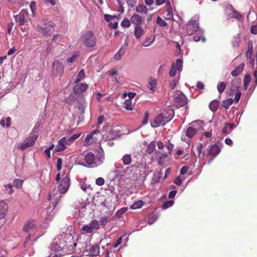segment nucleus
<instances>
[{
  "instance_id": "nucleus-38",
  "label": "nucleus",
  "mask_w": 257,
  "mask_h": 257,
  "mask_svg": "<svg viewBox=\"0 0 257 257\" xmlns=\"http://www.w3.org/2000/svg\"><path fill=\"white\" fill-rule=\"evenodd\" d=\"M137 166L135 165L131 166L126 168L124 172V174L126 175H133L135 173L134 168H137Z\"/></svg>"
},
{
  "instance_id": "nucleus-20",
  "label": "nucleus",
  "mask_w": 257,
  "mask_h": 257,
  "mask_svg": "<svg viewBox=\"0 0 257 257\" xmlns=\"http://www.w3.org/2000/svg\"><path fill=\"white\" fill-rule=\"evenodd\" d=\"M36 227L34 220H29L27 221L23 227V230L26 232H29L30 230L35 228Z\"/></svg>"
},
{
  "instance_id": "nucleus-64",
  "label": "nucleus",
  "mask_w": 257,
  "mask_h": 257,
  "mask_svg": "<svg viewBox=\"0 0 257 257\" xmlns=\"http://www.w3.org/2000/svg\"><path fill=\"white\" fill-rule=\"evenodd\" d=\"M250 31L252 34H257V26H252L251 27Z\"/></svg>"
},
{
  "instance_id": "nucleus-50",
  "label": "nucleus",
  "mask_w": 257,
  "mask_h": 257,
  "mask_svg": "<svg viewBox=\"0 0 257 257\" xmlns=\"http://www.w3.org/2000/svg\"><path fill=\"white\" fill-rule=\"evenodd\" d=\"M63 163V160L61 158H58L57 161V171H60L62 169V165Z\"/></svg>"
},
{
  "instance_id": "nucleus-28",
  "label": "nucleus",
  "mask_w": 257,
  "mask_h": 257,
  "mask_svg": "<svg viewBox=\"0 0 257 257\" xmlns=\"http://www.w3.org/2000/svg\"><path fill=\"white\" fill-rule=\"evenodd\" d=\"M220 101L217 99L212 100L209 104V108L213 112H216L218 109Z\"/></svg>"
},
{
  "instance_id": "nucleus-12",
  "label": "nucleus",
  "mask_w": 257,
  "mask_h": 257,
  "mask_svg": "<svg viewBox=\"0 0 257 257\" xmlns=\"http://www.w3.org/2000/svg\"><path fill=\"white\" fill-rule=\"evenodd\" d=\"M168 122L165 118V116L163 115L161 113L158 114L155 118L153 123L151 124V126L153 128L157 127L160 125H164L166 123Z\"/></svg>"
},
{
  "instance_id": "nucleus-2",
  "label": "nucleus",
  "mask_w": 257,
  "mask_h": 257,
  "mask_svg": "<svg viewBox=\"0 0 257 257\" xmlns=\"http://www.w3.org/2000/svg\"><path fill=\"white\" fill-rule=\"evenodd\" d=\"M172 101L174 105L178 108L185 106L187 103L186 97L181 92L174 95Z\"/></svg>"
},
{
  "instance_id": "nucleus-15",
  "label": "nucleus",
  "mask_w": 257,
  "mask_h": 257,
  "mask_svg": "<svg viewBox=\"0 0 257 257\" xmlns=\"http://www.w3.org/2000/svg\"><path fill=\"white\" fill-rule=\"evenodd\" d=\"M65 145H70V144L68 143V141L66 137H63L61 139L59 142L58 144L56 146V152H61L66 149Z\"/></svg>"
},
{
  "instance_id": "nucleus-27",
  "label": "nucleus",
  "mask_w": 257,
  "mask_h": 257,
  "mask_svg": "<svg viewBox=\"0 0 257 257\" xmlns=\"http://www.w3.org/2000/svg\"><path fill=\"white\" fill-rule=\"evenodd\" d=\"M244 63H241L239 66L236 67L233 70L231 71V75L233 77L238 76L240 73L242 72L244 69Z\"/></svg>"
},
{
  "instance_id": "nucleus-18",
  "label": "nucleus",
  "mask_w": 257,
  "mask_h": 257,
  "mask_svg": "<svg viewBox=\"0 0 257 257\" xmlns=\"http://www.w3.org/2000/svg\"><path fill=\"white\" fill-rule=\"evenodd\" d=\"M208 150V156H211L213 158L216 156L221 151V149L215 144L211 145Z\"/></svg>"
},
{
  "instance_id": "nucleus-4",
  "label": "nucleus",
  "mask_w": 257,
  "mask_h": 257,
  "mask_svg": "<svg viewBox=\"0 0 257 257\" xmlns=\"http://www.w3.org/2000/svg\"><path fill=\"white\" fill-rule=\"evenodd\" d=\"M100 228L99 222L96 220H92L89 224L84 225L81 229L83 233H92L94 230H98Z\"/></svg>"
},
{
  "instance_id": "nucleus-11",
  "label": "nucleus",
  "mask_w": 257,
  "mask_h": 257,
  "mask_svg": "<svg viewBox=\"0 0 257 257\" xmlns=\"http://www.w3.org/2000/svg\"><path fill=\"white\" fill-rule=\"evenodd\" d=\"M168 122L165 118V116L163 115L161 113L158 114L155 118L153 123L151 124V126L153 128L157 127L160 125H164L166 123Z\"/></svg>"
},
{
  "instance_id": "nucleus-58",
  "label": "nucleus",
  "mask_w": 257,
  "mask_h": 257,
  "mask_svg": "<svg viewBox=\"0 0 257 257\" xmlns=\"http://www.w3.org/2000/svg\"><path fill=\"white\" fill-rule=\"evenodd\" d=\"M174 183L178 186H180L182 184V180L179 177H177L174 181Z\"/></svg>"
},
{
  "instance_id": "nucleus-53",
  "label": "nucleus",
  "mask_w": 257,
  "mask_h": 257,
  "mask_svg": "<svg viewBox=\"0 0 257 257\" xmlns=\"http://www.w3.org/2000/svg\"><path fill=\"white\" fill-rule=\"evenodd\" d=\"M203 39V40H204V39L202 38V36L201 35H199L198 33L196 34L193 36V39L194 41L195 42H199L201 39Z\"/></svg>"
},
{
  "instance_id": "nucleus-16",
  "label": "nucleus",
  "mask_w": 257,
  "mask_h": 257,
  "mask_svg": "<svg viewBox=\"0 0 257 257\" xmlns=\"http://www.w3.org/2000/svg\"><path fill=\"white\" fill-rule=\"evenodd\" d=\"M9 206L8 203H7L4 200H2L0 201V220L2 219H4L8 211Z\"/></svg>"
},
{
  "instance_id": "nucleus-60",
  "label": "nucleus",
  "mask_w": 257,
  "mask_h": 257,
  "mask_svg": "<svg viewBox=\"0 0 257 257\" xmlns=\"http://www.w3.org/2000/svg\"><path fill=\"white\" fill-rule=\"evenodd\" d=\"M188 170V167H187L186 166H183L181 169L180 174L184 175L187 172Z\"/></svg>"
},
{
  "instance_id": "nucleus-3",
  "label": "nucleus",
  "mask_w": 257,
  "mask_h": 257,
  "mask_svg": "<svg viewBox=\"0 0 257 257\" xmlns=\"http://www.w3.org/2000/svg\"><path fill=\"white\" fill-rule=\"evenodd\" d=\"M37 138V136L36 135L29 137L24 142L19 143L18 145V149L24 150L27 148L34 146Z\"/></svg>"
},
{
  "instance_id": "nucleus-57",
  "label": "nucleus",
  "mask_w": 257,
  "mask_h": 257,
  "mask_svg": "<svg viewBox=\"0 0 257 257\" xmlns=\"http://www.w3.org/2000/svg\"><path fill=\"white\" fill-rule=\"evenodd\" d=\"M236 92L237 93H236V94L235 95L234 100L236 103H237L240 98L241 93L239 92V91L238 92Z\"/></svg>"
},
{
  "instance_id": "nucleus-9",
  "label": "nucleus",
  "mask_w": 257,
  "mask_h": 257,
  "mask_svg": "<svg viewBox=\"0 0 257 257\" xmlns=\"http://www.w3.org/2000/svg\"><path fill=\"white\" fill-rule=\"evenodd\" d=\"M199 29V24L196 20L191 19L187 25L186 33L189 35H192Z\"/></svg>"
},
{
  "instance_id": "nucleus-41",
  "label": "nucleus",
  "mask_w": 257,
  "mask_h": 257,
  "mask_svg": "<svg viewBox=\"0 0 257 257\" xmlns=\"http://www.w3.org/2000/svg\"><path fill=\"white\" fill-rule=\"evenodd\" d=\"M251 77L249 74H246L245 75L244 80H243V85L244 89L246 90L249 85V83L250 82Z\"/></svg>"
},
{
  "instance_id": "nucleus-32",
  "label": "nucleus",
  "mask_w": 257,
  "mask_h": 257,
  "mask_svg": "<svg viewBox=\"0 0 257 257\" xmlns=\"http://www.w3.org/2000/svg\"><path fill=\"white\" fill-rule=\"evenodd\" d=\"M156 148V143L155 141H152L150 143V144L148 145L146 152L149 154H152L155 150Z\"/></svg>"
},
{
  "instance_id": "nucleus-24",
  "label": "nucleus",
  "mask_w": 257,
  "mask_h": 257,
  "mask_svg": "<svg viewBox=\"0 0 257 257\" xmlns=\"http://www.w3.org/2000/svg\"><path fill=\"white\" fill-rule=\"evenodd\" d=\"M144 34V30L141 26H135L134 35L136 39H139Z\"/></svg>"
},
{
  "instance_id": "nucleus-59",
  "label": "nucleus",
  "mask_w": 257,
  "mask_h": 257,
  "mask_svg": "<svg viewBox=\"0 0 257 257\" xmlns=\"http://www.w3.org/2000/svg\"><path fill=\"white\" fill-rule=\"evenodd\" d=\"M149 116V112L148 111H146L145 113L144 119L143 120V121L142 122L144 124L147 123Z\"/></svg>"
},
{
  "instance_id": "nucleus-31",
  "label": "nucleus",
  "mask_w": 257,
  "mask_h": 257,
  "mask_svg": "<svg viewBox=\"0 0 257 257\" xmlns=\"http://www.w3.org/2000/svg\"><path fill=\"white\" fill-rule=\"evenodd\" d=\"M121 160L123 162V164L124 165H130L132 161V158L131 155L130 154L124 155L121 158Z\"/></svg>"
},
{
  "instance_id": "nucleus-61",
  "label": "nucleus",
  "mask_w": 257,
  "mask_h": 257,
  "mask_svg": "<svg viewBox=\"0 0 257 257\" xmlns=\"http://www.w3.org/2000/svg\"><path fill=\"white\" fill-rule=\"evenodd\" d=\"M177 83V81L175 79H174L172 81V82L170 83V87L172 89H174Z\"/></svg>"
},
{
  "instance_id": "nucleus-23",
  "label": "nucleus",
  "mask_w": 257,
  "mask_h": 257,
  "mask_svg": "<svg viewBox=\"0 0 257 257\" xmlns=\"http://www.w3.org/2000/svg\"><path fill=\"white\" fill-rule=\"evenodd\" d=\"M131 21L133 24L135 26H141L142 23V18L139 15H134L131 19Z\"/></svg>"
},
{
  "instance_id": "nucleus-14",
  "label": "nucleus",
  "mask_w": 257,
  "mask_h": 257,
  "mask_svg": "<svg viewBox=\"0 0 257 257\" xmlns=\"http://www.w3.org/2000/svg\"><path fill=\"white\" fill-rule=\"evenodd\" d=\"M88 88V85L86 83H76L73 87V91L77 94H81L84 93Z\"/></svg>"
},
{
  "instance_id": "nucleus-26",
  "label": "nucleus",
  "mask_w": 257,
  "mask_h": 257,
  "mask_svg": "<svg viewBox=\"0 0 257 257\" xmlns=\"http://www.w3.org/2000/svg\"><path fill=\"white\" fill-rule=\"evenodd\" d=\"M167 5H169V8H167L166 11V14L165 16V18L167 20H171L173 19V15L172 12V9L170 7V2L169 1H167Z\"/></svg>"
},
{
  "instance_id": "nucleus-51",
  "label": "nucleus",
  "mask_w": 257,
  "mask_h": 257,
  "mask_svg": "<svg viewBox=\"0 0 257 257\" xmlns=\"http://www.w3.org/2000/svg\"><path fill=\"white\" fill-rule=\"evenodd\" d=\"M178 70L176 68H175L174 65L173 64L170 71H169V75L173 77L176 74V71Z\"/></svg>"
},
{
  "instance_id": "nucleus-40",
  "label": "nucleus",
  "mask_w": 257,
  "mask_h": 257,
  "mask_svg": "<svg viewBox=\"0 0 257 257\" xmlns=\"http://www.w3.org/2000/svg\"><path fill=\"white\" fill-rule=\"evenodd\" d=\"M124 108L128 110L133 109L132 100L131 99H126L124 102Z\"/></svg>"
},
{
  "instance_id": "nucleus-7",
  "label": "nucleus",
  "mask_w": 257,
  "mask_h": 257,
  "mask_svg": "<svg viewBox=\"0 0 257 257\" xmlns=\"http://www.w3.org/2000/svg\"><path fill=\"white\" fill-rule=\"evenodd\" d=\"M95 160L96 158L94 154L92 153H87L84 156V160L86 163L87 164V166L86 165H83L82 164H80L85 167L87 166L91 168L95 167L98 165L97 161Z\"/></svg>"
},
{
  "instance_id": "nucleus-35",
  "label": "nucleus",
  "mask_w": 257,
  "mask_h": 257,
  "mask_svg": "<svg viewBox=\"0 0 257 257\" xmlns=\"http://www.w3.org/2000/svg\"><path fill=\"white\" fill-rule=\"evenodd\" d=\"M85 76V71L83 69H81L77 75V78L75 81V83H79L81 80L84 78Z\"/></svg>"
},
{
  "instance_id": "nucleus-45",
  "label": "nucleus",
  "mask_w": 257,
  "mask_h": 257,
  "mask_svg": "<svg viewBox=\"0 0 257 257\" xmlns=\"http://www.w3.org/2000/svg\"><path fill=\"white\" fill-rule=\"evenodd\" d=\"M173 204V201H167L164 202L162 206V208L163 209H166L169 207H171Z\"/></svg>"
},
{
  "instance_id": "nucleus-30",
  "label": "nucleus",
  "mask_w": 257,
  "mask_h": 257,
  "mask_svg": "<svg viewBox=\"0 0 257 257\" xmlns=\"http://www.w3.org/2000/svg\"><path fill=\"white\" fill-rule=\"evenodd\" d=\"M157 84V80L155 78L150 77L148 79L147 87L152 91L154 90Z\"/></svg>"
},
{
  "instance_id": "nucleus-5",
  "label": "nucleus",
  "mask_w": 257,
  "mask_h": 257,
  "mask_svg": "<svg viewBox=\"0 0 257 257\" xmlns=\"http://www.w3.org/2000/svg\"><path fill=\"white\" fill-rule=\"evenodd\" d=\"M94 135L100 136V133L99 130H95L87 135L84 141V145L89 146L93 143H95L98 141V138Z\"/></svg>"
},
{
  "instance_id": "nucleus-21",
  "label": "nucleus",
  "mask_w": 257,
  "mask_h": 257,
  "mask_svg": "<svg viewBox=\"0 0 257 257\" xmlns=\"http://www.w3.org/2000/svg\"><path fill=\"white\" fill-rule=\"evenodd\" d=\"M50 248L51 250L54 251H60L63 248V243H58L57 241H53L50 245Z\"/></svg>"
},
{
  "instance_id": "nucleus-47",
  "label": "nucleus",
  "mask_w": 257,
  "mask_h": 257,
  "mask_svg": "<svg viewBox=\"0 0 257 257\" xmlns=\"http://www.w3.org/2000/svg\"><path fill=\"white\" fill-rule=\"evenodd\" d=\"M23 181L21 179H15L14 181V185L17 188H20L23 184Z\"/></svg>"
},
{
  "instance_id": "nucleus-29",
  "label": "nucleus",
  "mask_w": 257,
  "mask_h": 257,
  "mask_svg": "<svg viewBox=\"0 0 257 257\" xmlns=\"http://www.w3.org/2000/svg\"><path fill=\"white\" fill-rule=\"evenodd\" d=\"M253 53V44L251 40H249L247 42V50L246 52V57L247 58L251 57Z\"/></svg>"
},
{
  "instance_id": "nucleus-36",
  "label": "nucleus",
  "mask_w": 257,
  "mask_h": 257,
  "mask_svg": "<svg viewBox=\"0 0 257 257\" xmlns=\"http://www.w3.org/2000/svg\"><path fill=\"white\" fill-rule=\"evenodd\" d=\"M233 100L231 98H228L222 101V106L225 109H227L229 108L230 106L232 104Z\"/></svg>"
},
{
  "instance_id": "nucleus-13",
  "label": "nucleus",
  "mask_w": 257,
  "mask_h": 257,
  "mask_svg": "<svg viewBox=\"0 0 257 257\" xmlns=\"http://www.w3.org/2000/svg\"><path fill=\"white\" fill-rule=\"evenodd\" d=\"M54 74L61 76L64 73V68L63 64L59 61H55L52 67Z\"/></svg>"
},
{
  "instance_id": "nucleus-52",
  "label": "nucleus",
  "mask_w": 257,
  "mask_h": 257,
  "mask_svg": "<svg viewBox=\"0 0 257 257\" xmlns=\"http://www.w3.org/2000/svg\"><path fill=\"white\" fill-rule=\"evenodd\" d=\"M104 182H105L104 180L102 177L98 178L97 179H96V180L95 181V183L96 184V185H97L98 186L103 185L104 184Z\"/></svg>"
},
{
  "instance_id": "nucleus-54",
  "label": "nucleus",
  "mask_w": 257,
  "mask_h": 257,
  "mask_svg": "<svg viewBox=\"0 0 257 257\" xmlns=\"http://www.w3.org/2000/svg\"><path fill=\"white\" fill-rule=\"evenodd\" d=\"M166 147H167V148L168 151V153L170 154L171 152L172 151V150L174 148V145L171 144L170 142H169L167 143Z\"/></svg>"
},
{
  "instance_id": "nucleus-25",
  "label": "nucleus",
  "mask_w": 257,
  "mask_h": 257,
  "mask_svg": "<svg viewBox=\"0 0 257 257\" xmlns=\"http://www.w3.org/2000/svg\"><path fill=\"white\" fill-rule=\"evenodd\" d=\"M99 245L95 244L93 245L89 250V253L92 256H96L99 254Z\"/></svg>"
},
{
  "instance_id": "nucleus-6",
  "label": "nucleus",
  "mask_w": 257,
  "mask_h": 257,
  "mask_svg": "<svg viewBox=\"0 0 257 257\" xmlns=\"http://www.w3.org/2000/svg\"><path fill=\"white\" fill-rule=\"evenodd\" d=\"M70 185V180L68 176L63 177L59 182L58 186V192L60 194H64L66 192Z\"/></svg>"
},
{
  "instance_id": "nucleus-22",
  "label": "nucleus",
  "mask_w": 257,
  "mask_h": 257,
  "mask_svg": "<svg viewBox=\"0 0 257 257\" xmlns=\"http://www.w3.org/2000/svg\"><path fill=\"white\" fill-rule=\"evenodd\" d=\"M196 123V122H192V126H189L187 129V131L186 132V136H187L188 138H192L193 136H194L195 135V134L197 133V130L194 127H193V126L194 125V124H195Z\"/></svg>"
},
{
  "instance_id": "nucleus-44",
  "label": "nucleus",
  "mask_w": 257,
  "mask_h": 257,
  "mask_svg": "<svg viewBox=\"0 0 257 257\" xmlns=\"http://www.w3.org/2000/svg\"><path fill=\"white\" fill-rule=\"evenodd\" d=\"M81 135V133L76 134L72 136L71 137L68 138V143H70V144L74 142L75 140L78 139Z\"/></svg>"
},
{
  "instance_id": "nucleus-39",
  "label": "nucleus",
  "mask_w": 257,
  "mask_h": 257,
  "mask_svg": "<svg viewBox=\"0 0 257 257\" xmlns=\"http://www.w3.org/2000/svg\"><path fill=\"white\" fill-rule=\"evenodd\" d=\"M232 18L237 19V20H243L244 17L242 15L240 14L237 10H234L232 13Z\"/></svg>"
},
{
  "instance_id": "nucleus-62",
  "label": "nucleus",
  "mask_w": 257,
  "mask_h": 257,
  "mask_svg": "<svg viewBox=\"0 0 257 257\" xmlns=\"http://www.w3.org/2000/svg\"><path fill=\"white\" fill-rule=\"evenodd\" d=\"M104 120V117L103 115H99L98 118L97 124L98 125L101 124Z\"/></svg>"
},
{
  "instance_id": "nucleus-37",
  "label": "nucleus",
  "mask_w": 257,
  "mask_h": 257,
  "mask_svg": "<svg viewBox=\"0 0 257 257\" xmlns=\"http://www.w3.org/2000/svg\"><path fill=\"white\" fill-rule=\"evenodd\" d=\"M226 87V83L224 82H219L217 84V90L220 94L223 93Z\"/></svg>"
},
{
  "instance_id": "nucleus-10",
  "label": "nucleus",
  "mask_w": 257,
  "mask_h": 257,
  "mask_svg": "<svg viewBox=\"0 0 257 257\" xmlns=\"http://www.w3.org/2000/svg\"><path fill=\"white\" fill-rule=\"evenodd\" d=\"M37 29L39 33L42 34L45 37H48L52 34L53 27L52 25H45L44 27L38 26Z\"/></svg>"
},
{
  "instance_id": "nucleus-48",
  "label": "nucleus",
  "mask_w": 257,
  "mask_h": 257,
  "mask_svg": "<svg viewBox=\"0 0 257 257\" xmlns=\"http://www.w3.org/2000/svg\"><path fill=\"white\" fill-rule=\"evenodd\" d=\"M108 222V218L106 216L101 217L99 221L100 224L102 226L106 225Z\"/></svg>"
},
{
  "instance_id": "nucleus-34",
  "label": "nucleus",
  "mask_w": 257,
  "mask_h": 257,
  "mask_svg": "<svg viewBox=\"0 0 257 257\" xmlns=\"http://www.w3.org/2000/svg\"><path fill=\"white\" fill-rule=\"evenodd\" d=\"M125 52V48L122 47L120 48L118 51L116 53L114 56V59L118 60L121 59V57L124 54Z\"/></svg>"
},
{
  "instance_id": "nucleus-56",
  "label": "nucleus",
  "mask_w": 257,
  "mask_h": 257,
  "mask_svg": "<svg viewBox=\"0 0 257 257\" xmlns=\"http://www.w3.org/2000/svg\"><path fill=\"white\" fill-rule=\"evenodd\" d=\"M152 42L153 41H152L150 38H149L144 42L143 45L145 47H148L150 46Z\"/></svg>"
},
{
  "instance_id": "nucleus-46",
  "label": "nucleus",
  "mask_w": 257,
  "mask_h": 257,
  "mask_svg": "<svg viewBox=\"0 0 257 257\" xmlns=\"http://www.w3.org/2000/svg\"><path fill=\"white\" fill-rule=\"evenodd\" d=\"M130 25V21L127 18L124 19L121 23V26L123 27L128 28Z\"/></svg>"
},
{
  "instance_id": "nucleus-43",
  "label": "nucleus",
  "mask_w": 257,
  "mask_h": 257,
  "mask_svg": "<svg viewBox=\"0 0 257 257\" xmlns=\"http://www.w3.org/2000/svg\"><path fill=\"white\" fill-rule=\"evenodd\" d=\"M143 204L142 201H138L135 202L131 207L132 209H137L141 208Z\"/></svg>"
},
{
  "instance_id": "nucleus-19",
  "label": "nucleus",
  "mask_w": 257,
  "mask_h": 257,
  "mask_svg": "<svg viewBox=\"0 0 257 257\" xmlns=\"http://www.w3.org/2000/svg\"><path fill=\"white\" fill-rule=\"evenodd\" d=\"M240 83L241 80L240 79L234 78L231 83L230 91L232 92L239 91Z\"/></svg>"
},
{
  "instance_id": "nucleus-55",
  "label": "nucleus",
  "mask_w": 257,
  "mask_h": 257,
  "mask_svg": "<svg viewBox=\"0 0 257 257\" xmlns=\"http://www.w3.org/2000/svg\"><path fill=\"white\" fill-rule=\"evenodd\" d=\"M128 5L133 7L137 3V0H125Z\"/></svg>"
},
{
  "instance_id": "nucleus-8",
  "label": "nucleus",
  "mask_w": 257,
  "mask_h": 257,
  "mask_svg": "<svg viewBox=\"0 0 257 257\" xmlns=\"http://www.w3.org/2000/svg\"><path fill=\"white\" fill-rule=\"evenodd\" d=\"M15 19L17 23L19 26H22L28 21L29 19V14L28 12L25 10H22L19 15L15 16Z\"/></svg>"
},
{
  "instance_id": "nucleus-1",
  "label": "nucleus",
  "mask_w": 257,
  "mask_h": 257,
  "mask_svg": "<svg viewBox=\"0 0 257 257\" xmlns=\"http://www.w3.org/2000/svg\"><path fill=\"white\" fill-rule=\"evenodd\" d=\"M80 40L86 47H93L96 44V37L91 31L82 32Z\"/></svg>"
},
{
  "instance_id": "nucleus-33",
  "label": "nucleus",
  "mask_w": 257,
  "mask_h": 257,
  "mask_svg": "<svg viewBox=\"0 0 257 257\" xmlns=\"http://www.w3.org/2000/svg\"><path fill=\"white\" fill-rule=\"evenodd\" d=\"M136 10L137 12L142 14H146L148 13L147 8L143 5H139L136 7Z\"/></svg>"
},
{
  "instance_id": "nucleus-17",
  "label": "nucleus",
  "mask_w": 257,
  "mask_h": 257,
  "mask_svg": "<svg viewBox=\"0 0 257 257\" xmlns=\"http://www.w3.org/2000/svg\"><path fill=\"white\" fill-rule=\"evenodd\" d=\"M163 115L165 116L168 122H169L174 117L175 112L174 110L171 108H166L161 112Z\"/></svg>"
},
{
  "instance_id": "nucleus-63",
  "label": "nucleus",
  "mask_w": 257,
  "mask_h": 257,
  "mask_svg": "<svg viewBox=\"0 0 257 257\" xmlns=\"http://www.w3.org/2000/svg\"><path fill=\"white\" fill-rule=\"evenodd\" d=\"M177 193L176 190H172L169 192V198H173L175 197Z\"/></svg>"
},
{
  "instance_id": "nucleus-42",
  "label": "nucleus",
  "mask_w": 257,
  "mask_h": 257,
  "mask_svg": "<svg viewBox=\"0 0 257 257\" xmlns=\"http://www.w3.org/2000/svg\"><path fill=\"white\" fill-rule=\"evenodd\" d=\"M156 23L161 27H166L167 26V23L163 20L160 16L158 17L156 20Z\"/></svg>"
},
{
  "instance_id": "nucleus-49",
  "label": "nucleus",
  "mask_w": 257,
  "mask_h": 257,
  "mask_svg": "<svg viewBox=\"0 0 257 257\" xmlns=\"http://www.w3.org/2000/svg\"><path fill=\"white\" fill-rule=\"evenodd\" d=\"M182 65V61L181 59H177L176 62L175 68H176L178 71H180Z\"/></svg>"
}]
</instances>
